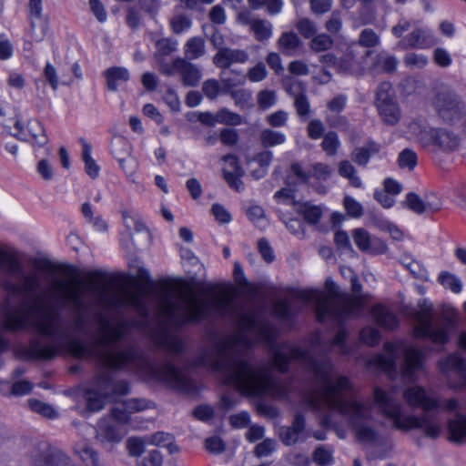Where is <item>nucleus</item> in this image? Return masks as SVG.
Listing matches in <instances>:
<instances>
[{
  "label": "nucleus",
  "mask_w": 466,
  "mask_h": 466,
  "mask_svg": "<svg viewBox=\"0 0 466 466\" xmlns=\"http://www.w3.org/2000/svg\"><path fill=\"white\" fill-rule=\"evenodd\" d=\"M293 360L302 361L316 384L313 390L301 395L303 402L316 410H335L348 417L360 441L375 442L377 433L374 429L362 425L370 417V407L355 400L350 380L344 376L335 377L333 366L329 360H316L296 346H285L276 350L272 365L276 370L284 372Z\"/></svg>",
  "instance_id": "nucleus-1"
},
{
  "label": "nucleus",
  "mask_w": 466,
  "mask_h": 466,
  "mask_svg": "<svg viewBox=\"0 0 466 466\" xmlns=\"http://www.w3.org/2000/svg\"><path fill=\"white\" fill-rule=\"evenodd\" d=\"M127 331V325L119 321L112 325L104 318L98 319L97 339L95 346L72 339L67 350L78 359L96 358L99 365L109 370H130L144 374L148 379L161 382L169 388L186 391L190 387L188 379L171 363L152 364L140 357L133 348L113 351L109 348L121 341Z\"/></svg>",
  "instance_id": "nucleus-2"
},
{
  "label": "nucleus",
  "mask_w": 466,
  "mask_h": 466,
  "mask_svg": "<svg viewBox=\"0 0 466 466\" xmlns=\"http://www.w3.org/2000/svg\"><path fill=\"white\" fill-rule=\"evenodd\" d=\"M158 308L159 313L168 322L179 326L199 321L213 309L237 322L242 333L238 339L243 340L246 335L254 334L256 341L272 345L275 340V330L269 323H259L253 312L237 309L233 298L226 292L217 294L210 300H204L195 295H184L175 299L168 291H164L159 295Z\"/></svg>",
  "instance_id": "nucleus-3"
},
{
  "label": "nucleus",
  "mask_w": 466,
  "mask_h": 466,
  "mask_svg": "<svg viewBox=\"0 0 466 466\" xmlns=\"http://www.w3.org/2000/svg\"><path fill=\"white\" fill-rule=\"evenodd\" d=\"M236 348V340L219 343L210 364L215 371L221 374L225 384L246 396L289 399V383L273 380L267 367L253 365L238 355Z\"/></svg>",
  "instance_id": "nucleus-4"
},
{
  "label": "nucleus",
  "mask_w": 466,
  "mask_h": 466,
  "mask_svg": "<svg viewBox=\"0 0 466 466\" xmlns=\"http://www.w3.org/2000/svg\"><path fill=\"white\" fill-rule=\"evenodd\" d=\"M293 296L300 301L312 304L320 322L331 320L340 323L350 315L360 313L364 308L362 298L341 293L330 279L325 281L324 290L301 289Z\"/></svg>",
  "instance_id": "nucleus-5"
},
{
  "label": "nucleus",
  "mask_w": 466,
  "mask_h": 466,
  "mask_svg": "<svg viewBox=\"0 0 466 466\" xmlns=\"http://www.w3.org/2000/svg\"><path fill=\"white\" fill-rule=\"evenodd\" d=\"M374 401L380 413L392 421L393 426L400 431L419 429L431 439H437L442 431V425L437 415L424 413L418 417L405 415L400 403L397 402L391 394L380 388L374 390Z\"/></svg>",
  "instance_id": "nucleus-6"
},
{
  "label": "nucleus",
  "mask_w": 466,
  "mask_h": 466,
  "mask_svg": "<svg viewBox=\"0 0 466 466\" xmlns=\"http://www.w3.org/2000/svg\"><path fill=\"white\" fill-rule=\"evenodd\" d=\"M3 325L9 331L31 330L41 336L55 338L59 334V323L53 313L45 309L37 299L27 310L19 308L4 313Z\"/></svg>",
  "instance_id": "nucleus-7"
},
{
  "label": "nucleus",
  "mask_w": 466,
  "mask_h": 466,
  "mask_svg": "<svg viewBox=\"0 0 466 466\" xmlns=\"http://www.w3.org/2000/svg\"><path fill=\"white\" fill-rule=\"evenodd\" d=\"M400 351L404 355L401 365L402 378L411 382L416 381L418 380L417 373L423 369L424 353L413 346H406L403 342H386L384 344L385 353L371 357L369 365L391 376L396 371L397 353Z\"/></svg>",
  "instance_id": "nucleus-8"
},
{
  "label": "nucleus",
  "mask_w": 466,
  "mask_h": 466,
  "mask_svg": "<svg viewBox=\"0 0 466 466\" xmlns=\"http://www.w3.org/2000/svg\"><path fill=\"white\" fill-rule=\"evenodd\" d=\"M420 308L409 313V318L415 322L412 329L413 336L427 339L434 344H446L450 340L455 321L451 318H445L442 322L435 320L432 304L424 302L423 305H420Z\"/></svg>",
  "instance_id": "nucleus-9"
},
{
  "label": "nucleus",
  "mask_w": 466,
  "mask_h": 466,
  "mask_svg": "<svg viewBox=\"0 0 466 466\" xmlns=\"http://www.w3.org/2000/svg\"><path fill=\"white\" fill-rule=\"evenodd\" d=\"M88 289L97 293L106 307H130L141 315L147 312L145 298L149 295V289L146 285H137L134 289H119L110 295L106 284L94 282Z\"/></svg>",
  "instance_id": "nucleus-10"
},
{
  "label": "nucleus",
  "mask_w": 466,
  "mask_h": 466,
  "mask_svg": "<svg viewBox=\"0 0 466 466\" xmlns=\"http://www.w3.org/2000/svg\"><path fill=\"white\" fill-rule=\"evenodd\" d=\"M417 140L425 147H433L441 151H453L460 145L458 135L446 128H425L416 122L409 127Z\"/></svg>",
  "instance_id": "nucleus-11"
},
{
  "label": "nucleus",
  "mask_w": 466,
  "mask_h": 466,
  "mask_svg": "<svg viewBox=\"0 0 466 466\" xmlns=\"http://www.w3.org/2000/svg\"><path fill=\"white\" fill-rule=\"evenodd\" d=\"M54 292L61 304L72 307L77 313L74 319V326L76 331H82L84 319L79 314L85 308L82 283L76 279H72L69 281L57 280L54 283Z\"/></svg>",
  "instance_id": "nucleus-12"
},
{
  "label": "nucleus",
  "mask_w": 466,
  "mask_h": 466,
  "mask_svg": "<svg viewBox=\"0 0 466 466\" xmlns=\"http://www.w3.org/2000/svg\"><path fill=\"white\" fill-rule=\"evenodd\" d=\"M432 105L438 116L451 124L460 120L464 110V104L460 96L448 88L441 89L436 94Z\"/></svg>",
  "instance_id": "nucleus-13"
},
{
  "label": "nucleus",
  "mask_w": 466,
  "mask_h": 466,
  "mask_svg": "<svg viewBox=\"0 0 466 466\" xmlns=\"http://www.w3.org/2000/svg\"><path fill=\"white\" fill-rule=\"evenodd\" d=\"M376 106L384 124L395 126L399 123L401 113L394 98L390 83L383 82L379 86L376 93Z\"/></svg>",
  "instance_id": "nucleus-14"
},
{
  "label": "nucleus",
  "mask_w": 466,
  "mask_h": 466,
  "mask_svg": "<svg viewBox=\"0 0 466 466\" xmlns=\"http://www.w3.org/2000/svg\"><path fill=\"white\" fill-rule=\"evenodd\" d=\"M110 386L109 377L106 371L101 372L84 393L86 402V409L90 412L101 410L108 398V388Z\"/></svg>",
  "instance_id": "nucleus-15"
},
{
  "label": "nucleus",
  "mask_w": 466,
  "mask_h": 466,
  "mask_svg": "<svg viewBox=\"0 0 466 466\" xmlns=\"http://www.w3.org/2000/svg\"><path fill=\"white\" fill-rule=\"evenodd\" d=\"M32 466H70V459L47 443H39L30 453Z\"/></svg>",
  "instance_id": "nucleus-16"
},
{
  "label": "nucleus",
  "mask_w": 466,
  "mask_h": 466,
  "mask_svg": "<svg viewBox=\"0 0 466 466\" xmlns=\"http://www.w3.org/2000/svg\"><path fill=\"white\" fill-rule=\"evenodd\" d=\"M371 51L358 50L356 44L350 45L344 55L339 58L337 70L347 75H360L364 70L365 57L370 56Z\"/></svg>",
  "instance_id": "nucleus-17"
},
{
  "label": "nucleus",
  "mask_w": 466,
  "mask_h": 466,
  "mask_svg": "<svg viewBox=\"0 0 466 466\" xmlns=\"http://www.w3.org/2000/svg\"><path fill=\"white\" fill-rule=\"evenodd\" d=\"M403 399L411 408H420L428 412L441 407L438 398L431 395L421 386H411L407 388L403 392Z\"/></svg>",
  "instance_id": "nucleus-18"
},
{
  "label": "nucleus",
  "mask_w": 466,
  "mask_h": 466,
  "mask_svg": "<svg viewBox=\"0 0 466 466\" xmlns=\"http://www.w3.org/2000/svg\"><path fill=\"white\" fill-rule=\"evenodd\" d=\"M331 173L332 169L325 163H313L307 171H305L299 163H294L290 167L288 182L291 184L293 177L296 178L299 183H308L311 178L319 181L327 180Z\"/></svg>",
  "instance_id": "nucleus-19"
},
{
  "label": "nucleus",
  "mask_w": 466,
  "mask_h": 466,
  "mask_svg": "<svg viewBox=\"0 0 466 466\" xmlns=\"http://www.w3.org/2000/svg\"><path fill=\"white\" fill-rule=\"evenodd\" d=\"M175 72L181 75L182 82L187 86H196L200 82L201 72L198 66L184 58H176L171 66H161V73L172 76Z\"/></svg>",
  "instance_id": "nucleus-20"
},
{
  "label": "nucleus",
  "mask_w": 466,
  "mask_h": 466,
  "mask_svg": "<svg viewBox=\"0 0 466 466\" xmlns=\"http://www.w3.org/2000/svg\"><path fill=\"white\" fill-rule=\"evenodd\" d=\"M351 237L357 248L362 252L370 254H384L387 252L386 243L379 238L371 237L364 228L353 229Z\"/></svg>",
  "instance_id": "nucleus-21"
},
{
  "label": "nucleus",
  "mask_w": 466,
  "mask_h": 466,
  "mask_svg": "<svg viewBox=\"0 0 466 466\" xmlns=\"http://www.w3.org/2000/svg\"><path fill=\"white\" fill-rule=\"evenodd\" d=\"M286 91L294 98V106L300 117H307L310 113L309 101L306 96V86L300 81L292 77L285 82Z\"/></svg>",
  "instance_id": "nucleus-22"
},
{
  "label": "nucleus",
  "mask_w": 466,
  "mask_h": 466,
  "mask_svg": "<svg viewBox=\"0 0 466 466\" xmlns=\"http://www.w3.org/2000/svg\"><path fill=\"white\" fill-rule=\"evenodd\" d=\"M150 407V402L145 400L130 399L125 400L121 407L116 406L111 410V417L121 427L127 425L130 420V414L145 410Z\"/></svg>",
  "instance_id": "nucleus-23"
},
{
  "label": "nucleus",
  "mask_w": 466,
  "mask_h": 466,
  "mask_svg": "<svg viewBox=\"0 0 466 466\" xmlns=\"http://www.w3.org/2000/svg\"><path fill=\"white\" fill-rule=\"evenodd\" d=\"M436 43L437 40L431 30L428 28H416L400 41L399 46L403 49H427L433 46Z\"/></svg>",
  "instance_id": "nucleus-24"
},
{
  "label": "nucleus",
  "mask_w": 466,
  "mask_h": 466,
  "mask_svg": "<svg viewBox=\"0 0 466 466\" xmlns=\"http://www.w3.org/2000/svg\"><path fill=\"white\" fill-rule=\"evenodd\" d=\"M305 419L303 415L297 413L291 426L279 429V436L286 446L295 445L299 441H304L308 436L305 433Z\"/></svg>",
  "instance_id": "nucleus-25"
},
{
  "label": "nucleus",
  "mask_w": 466,
  "mask_h": 466,
  "mask_svg": "<svg viewBox=\"0 0 466 466\" xmlns=\"http://www.w3.org/2000/svg\"><path fill=\"white\" fill-rule=\"evenodd\" d=\"M223 175L228 186L237 190L241 191L244 189V184L241 177L244 174L242 167L239 165L238 159L234 155H227L223 157Z\"/></svg>",
  "instance_id": "nucleus-26"
},
{
  "label": "nucleus",
  "mask_w": 466,
  "mask_h": 466,
  "mask_svg": "<svg viewBox=\"0 0 466 466\" xmlns=\"http://www.w3.org/2000/svg\"><path fill=\"white\" fill-rule=\"evenodd\" d=\"M248 54L242 49L220 47L213 57V63L219 68H228L234 64H245Z\"/></svg>",
  "instance_id": "nucleus-27"
},
{
  "label": "nucleus",
  "mask_w": 466,
  "mask_h": 466,
  "mask_svg": "<svg viewBox=\"0 0 466 466\" xmlns=\"http://www.w3.org/2000/svg\"><path fill=\"white\" fill-rule=\"evenodd\" d=\"M126 434L127 431L109 418H103L97 423L96 439L101 442H119Z\"/></svg>",
  "instance_id": "nucleus-28"
},
{
  "label": "nucleus",
  "mask_w": 466,
  "mask_h": 466,
  "mask_svg": "<svg viewBox=\"0 0 466 466\" xmlns=\"http://www.w3.org/2000/svg\"><path fill=\"white\" fill-rule=\"evenodd\" d=\"M26 353L32 360H49L58 353L54 343L42 344L39 339H33L26 348Z\"/></svg>",
  "instance_id": "nucleus-29"
},
{
  "label": "nucleus",
  "mask_w": 466,
  "mask_h": 466,
  "mask_svg": "<svg viewBox=\"0 0 466 466\" xmlns=\"http://www.w3.org/2000/svg\"><path fill=\"white\" fill-rule=\"evenodd\" d=\"M278 46L285 56L296 55L302 46V42L294 32H285L278 39Z\"/></svg>",
  "instance_id": "nucleus-30"
},
{
  "label": "nucleus",
  "mask_w": 466,
  "mask_h": 466,
  "mask_svg": "<svg viewBox=\"0 0 466 466\" xmlns=\"http://www.w3.org/2000/svg\"><path fill=\"white\" fill-rule=\"evenodd\" d=\"M450 440L451 441H466V416L457 412L447 423Z\"/></svg>",
  "instance_id": "nucleus-31"
},
{
  "label": "nucleus",
  "mask_w": 466,
  "mask_h": 466,
  "mask_svg": "<svg viewBox=\"0 0 466 466\" xmlns=\"http://www.w3.org/2000/svg\"><path fill=\"white\" fill-rule=\"evenodd\" d=\"M371 314L377 324L384 329H393L399 325L396 315L381 305L374 306Z\"/></svg>",
  "instance_id": "nucleus-32"
},
{
  "label": "nucleus",
  "mask_w": 466,
  "mask_h": 466,
  "mask_svg": "<svg viewBox=\"0 0 466 466\" xmlns=\"http://www.w3.org/2000/svg\"><path fill=\"white\" fill-rule=\"evenodd\" d=\"M105 76L107 88L116 91L121 84L128 81L129 72L125 67L113 66L106 70Z\"/></svg>",
  "instance_id": "nucleus-33"
},
{
  "label": "nucleus",
  "mask_w": 466,
  "mask_h": 466,
  "mask_svg": "<svg viewBox=\"0 0 466 466\" xmlns=\"http://www.w3.org/2000/svg\"><path fill=\"white\" fill-rule=\"evenodd\" d=\"M156 53L155 57L159 63V70L161 71V66H167L163 63L166 56H170L177 49V41L170 37L161 38L156 41Z\"/></svg>",
  "instance_id": "nucleus-34"
},
{
  "label": "nucleus",
  "mask_w": 466,
  "mask_h": 466,
  "mask_svg": "<svg viewBox=\"0 0 466 466\" xmlns=\"http://www.w3.org/2000/svg\"><path fill=\"white\" fill-rule=\"evenodd\" d=\"M80 143L82 145V160L85 163V171L92 178H96L99 175L100 167L92 157V147L91 145L81 138Z\"/></svg>",
  "instance_id": "nucleus-35"
},
{
  "label": "nucleus",
  "mask_w": 466,
  "mask_h": 466,
  "mask_svg": "<svg viewBox=\"0 0 466 466\" xmlns=\"http://www.w3.org/2000/svg\"><path fill=\"white\" fill-rule=\"evenodd\" d=\"M27 130L34 146L42 147L47 144L48 138L42 123L36 119L28 121Z\"/></svg>",
  "instance_id": "nucleus-36"
},
{
  "label": "nucleus",
  "mask_w": 466,
  "mask_h": 466,
  "mask_svg": "<svg viewBox=\"0 0 466 466\" xmlns=\"http://www.w3.org/2000/svg\"><path fill=\"white\" fill-rule=\"evenodd\" d=\"M184 53L187 59L195 60L205 54V41L200 36L190 37L185 44Z\"/></svg>",
  "instance_id": "nucleus-37"
},
{
  "label": "nucleus",
  "mask_w": 466,
  "mask_h": 466,
  "mask_svg": "<svg viewBox=\"0 0 466 466\" xmlns=\"http://www.w3.org/2000/svg\"><path fill=\"white\" fill-rule=\"evenodd\" d=\"M75 452L86 466H100L98 453L86 443H77L75 446Z\"/></svg>",
  "instance_id": "nucleus-38"
},
{
  "label": "nucleus",
  "mask_w": 466,
  "mask_h": 466,
  "mask_svg": "<svg viewBox=\"0 0 466 466\" xmlns=\"http://www.w3.org/2000/svg\"><path fill=\"white\" fill-rule=\"evenodd\" d=\"M380 148L379 144L369 142L366 147H357L352 152V160L360 166H365L369 162L370 156L378 153Z\"/></svg>",
  "instance_id": "nucleus-39"
},
{
  "label": "nucleus",
  "mask_w": 466,
  "mask_h": 466,
  "mask_svg": "<svg viewBox=\"0 0 466 466\" xmlns=\"http://www.w3.org/2000/svg\"><path fill=\"white\" fill-rule=\"evenodd\" d=\"M5 267V271L10 275H16L21 278L23 275L22 264L7 251L0 248V268Z\"/></svg>",
  "instance_id": "nucleus-40"
},
{
  "label": "nucleus",
  "mask_w": 466,
  "mask_h": 466,
  "mask_svg": "<svg viewBox=\"0 0 466 466\" xmlns=\"http://www.w3.org/2000/svg\"><path fill=\"white\" fill-rule=\"evenodd\" d=\"M22 282L18 285H15L12 290L15 293L29 294L36 290L39 287L38 277L35 273L23 274L21 276Z\"/></svg>",
  "instance_id": "nucleus-41"
},
{
  "label": "nucleus",
  "mask_w": 466,
  "mask_h": 466,
  "mask_svg": "<svg viewBox=\"0 0 466 466\" xmlns=\"http://www.w3.org/2000/svg\"><path fill=\"white\" fill-rule=\"evenodd\" d=\"M250 28L258 41L267 40L272 35V25L267 20L255 19Z\"/></svg>",
  "instance_id": "nucleus-42"
},
{
  "label": "nucleus",
  "mask_w": 466,
  "mask_h": 466,
  "mask_svg": "<svg viewBox=\"0 0 466 466\" xmlns=\"http://www.w3.org/2000/svg\"><path fill=\"white\" fill-rule=\"evenodd\" d=\"M192 25L190 17L184 14H178L173 15L169 19L170 30L175 35H181L187 32Z\"/></svg>",
  "instance_id": "nucleus-43"
},
{
  "label": "nucleus",
  "mask_w": 466,
  "mask_h": 466,
  "mask_svg": "<svg viewBox=\"0 0 466 466\" xmlns=\"http://www.w3.org/2000/svg\"><path fill=\"white\" fill-rule=\"evenodd\" d=\"M334 44L330 35L325 33L316 34L309 42V48L314 53H320L329 50Z\"/></svg>",
  "instance_id": "nucleus-44"
},
{
  "label": "nucleus",
  "mask_w": 466,
  "mask_h": 466,
  "mask_svg": "<svg viewBox=\"0 0 466 466\" xmlns=\"http://www.w3.org/2000/svg\"><path fill=\"white\" fill-rule=\"evenodd\" d=\"M438 281L445 288L455 294H459L462 290V282L456 275L448 271H442L438 277Z\"/></svg>",
  "instance_id": "nucleus-45"
},
{
  "label": "nucleus",
  "mask_w": 466,
  "mask_h": 466,
  "mask_svg": "<svg viewBox=\"0 0 466 466\" xmlns=\"http://www.w3.org/2000/svg\"><path fill=\"white\" fill-rule=\"evenodd\" d=\"M338 172L339 176L342 177H345L349 179L351 186L355 187H361V180L360 178L356 176V169L355 167L350 164L348 160H342L339 164Z\"/></svg>",
  "instance_id": "nucleus-46"
},
{
  "label": "nucleus",
  "mask_w": 466,
  "mask_h": 466,
  "mask_svg": "<svg viewBox=\"0 0 466 466\" xmlns=\"http://www.w3.org/2000/svg\"><path fill=\"white\" fill-rule=\"evenodd\" d=\"M341 143L335 132H328L324 135L321 142V147L329 157H333L338 153Z\"/></svg>",
  "instance_id": "nucleus-47"
},
{
  "label": "nucleus",
  "mask_w": 466,
  "mask_h": 466,
  "mask_svg": "<svg viewBox=\"0 0 466 466\" xmlns=\"http://www.w3.org/2000/svg\"><path fill=\"white\" fill-rule=\"evenodd\" d=\"M122 218L125 227L128 231H137L141 232L146 228L144 223L142 222L140 217L128 210H123L122 211Z\"/></svg>",
  "instance_id": "nucleus-48"
},
{
  "label": "nucleus",
  "mask_w": 466,
  "mask_h": 466,
  "mask_svg": "<svg viewBox=\"0 0 466 466\" xmlns=\"http://www.w3.org/2000/svg\"><path fill=\"white\" fill-rule=\"evenodd\" d=\"M441 365L442 371L452 370L460 375L466 368V361L459 354L453 353L449 355Z\"/></svg>",
  "instance_id": "nucleus-49"
},
{
  "label": "nucleus",
  "mask_w": 466,
  "mask_h": 466,
  "mask_svg": "<svg viewBox=\"0 0 466 466\" xmlns=\"http://www.w3.org/2000/svg\"><path fill=\"white\" fill-rule=\"evenodd\" d=\"M261 143L264 147H274L285 142L284 134L270 129H265L260 134Z\"/></svg>",
  "instance_id": "nucleus-50"
},
{
  "label": "nucleus",
  "mask_w": 466,
  "mask_h": 466,
  "mask_svg": "<svg viewBox=\"0 0 466 466\" xmlns=\"http://www.w3.org/2000/svg\"><path fill=\"white\" fill-rule=\"evenodd\" d=\"M299 211L308 223L314 225L319 221L322 215L319 207L310 205L309 203H304L301 205Z\"/></svg>",
  "instance_id": "nucleus-51"
},
{
  "label": "nucleus",
  "mask_w": 466,
  "mask_h": 466,
  "mask_svg": "<svg viewBox=\"0 0 466 466\" xmlns=\"http://www.w3.org/2000/svg\"><path fill=\"white\" fill-rule=\"evenodd\" d=\"M217 121L218 124L238 126L242 123L241 116L227 108H222L216 113Z\"/></svg>",
  "instance_id": "nucleus-52"
},
{
  "label": "nucleus",
  "mask_w": 466,
  "mask_h": 466,
  "mask_svg": "<svg viewBox=\"0 0 466 466\" xmlns=\"http://www.w3.org/2000/svg\"><path fill=\"white\" fill-rule=\"evenodd\" d=\"M296 28L305 39H311L317 34L316 24L306 17L298 20Z\"/></svg>",
  "instance_id": "nucleus-53"
},
{
  "label": "nucleus",
  "mask_w": 466,
  "mask_h": 466,
  "mask_svg": "<svg viewBox=\"0 0 466 466\" xmlns=\"http://www.w3.org/2000/svg\"><path fill=\"white\" fill-rule=\"evenodd\" d=\"M313 461L319 466H329L333 463L332 451L324 446L316 448L313 453Z\"/></svg>",
  "instance_id": "nucleus-54"
},
{
  "label": "nucleus",
  "mask_w": 466,
  "mask_h": 466,
  "mask_svg": "<svg viewBox=\"0 0 466 466\" xmlns=\"http://www.w3.org/2000/svg\"><path fill=\"white\" fill-rule=\"evenodd\" d=\"M28 19L30 21L31 29L35 27V20L42 18L43 0H29L27 4Z\"/></svg>",
  "instance_id": "nucleus-55"
},
{
  "label": "nucleus",
  "mask_w": 466,
  "mask_h": 466,
  "mask_svg": "<svg viewBox=\"0 0 466 466\" xmlns=\"http://www.w3.org/2000/svg\"><path fill=\"white\" fill-rule=\"evenodd\" d=\"M28 405L33 411L39 413L44 417L53 419L57 416L56 410L51 405L44 403L40 400H29Z\"/></svg>",
  "instance_id": "nucleus-56"
},
{
  "label": "nucleus",
  "mask_w": 466,
  "mask_h": 466,
  "mask_svg": "<svg viewBox=\"0 0 466 466\" xmlns=\"http://www.w3.org/2000/svg\"><path fill=\"white\" fill-rule=\"evenodd\" d=\"M379 35L372 29H364L360 35L358 43L355 44L359 50L361 46L373 47L379 44Z\"/></svg>",
  "instance_id": "nucleus-57"
},
{
  "label": "nucleus",
  "mask_w": 466,
  "mask_h": 466,
  "mask_svg": "<svg viewBox=\"0 0 466 466\" xmlns=\"http://www.w3.org/2000/svg\"><path fill=\"white\" fill-rule=\"evenodd\" d=\"M406 207L416 214H422L426 211V204L415 193H408L405 200Z\"/></svg>",
  "instance_id": "nucleus-58"
},
{
  "label": "nucleus",
  "mask_w": 466,
  "mask_h": 466,
  "mask_svg": "<svg viewBox=\"0 0 466 466\" xmlns=\"http://www.w3.org/2000/svg\"><path fill=\"white\" fill-rule=\"evenodd\" d=\"M398 162L401 168L412 170L417 165V155L410 149H404L400 153Z\"/></svg>",
  "instance_id": "nucleus-59"
},
{
  "label": "nucleus",
  "mask_w": 466,
  "mask_h": 466,
  "mask_svg": "<svg viewBox=\"0 0 466 466\" xmlns=\"http://www.w3.org/2000/svg\"><path fill=\"white\" fill-rule=\"evenodd\" d=\"M404 64L410 68H423L428 64V58L422 54L408 53L404 56Z\"/></svg>",
  "instance_id": "nucleus-60"
},
{
  "label": "nucleus",
  "mask_w": 466,
  "mask_h": 466,
  "mask_svg": "<svg viewBox=\"0 0 466 466\" xmlns=\"http://www.w3.org/2000/svg\"><path fill=\"white\" fill-rule=\"evenodd\" d=\"M360 339L369 346H374L379 343L380 339V333L378 329L372 327H366L361 329L360 333Z\"/></svg>",
  "instance_id": "nucleus-61"
},
{
  "label": "nucleus",
  "mask_w": 466,
  "mask_h": 466,
  "mask_svg": "<svg viewBox=\"0 0 466 466\" xmlns=\"http://www.w3.org/2000/svg\"><path fill=\"white\" fill-rule=\"evenodd\" d=\"M325 27L330 34H337L342 28V14L339 10H335L331 13L329 18L325 24Z\"/></svg>",
  "instance_id": "nucleus-62"
},
{
  "label": "nucleus",
  "mask_w": 466,
  "mask_h": 466,
  "mask_svg": "<svg viewBox=\"0 0 466 466\" xmlns=\"http://www.w3.org/2000/svg\"><path fill=\"white\" fill-rule=\"evenodd\" d=\"M258 105L262 109H268L275 105L277 101L276 93L270 90H262L257 96Z\"/></svg>",
  "instance_id": "nucleus-63"
},
{
  "label": "nucleus",
  "mask_w": 466,
  "mask_h": 466,
  "mask_svg": "<svg viewBox=\"0 0 466 466\" xmlns=\"http://www.w3.org/2000/svg\"><path fill=\"white\" fill-rule=\"evenodd\" d=\"M276 450V441L272 439H266L258 443L254 450V454L258 457L269 456Z\"/></svg>",
  "instance_id": "nucleus-64"
}]
</instances>
